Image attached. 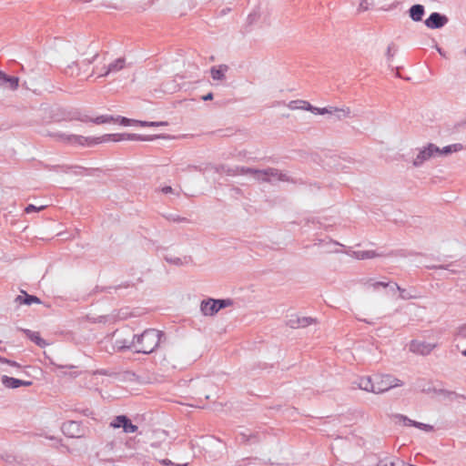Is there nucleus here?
<instances>
[{
    "instance_id": "1",
    "label": "nucleus",
    "mask_w": 466,
    "mask_h": 466,
    "mask_svg": "<svg viewBox=\"0 0 466 466\" xmlns=\"http://www.w3.org/2000/svg\"><path fill=\"white\" fill-rule=\"evenodd\" d=\"M76 137L83 138L81 142H76V145L82 147H94L98 144L106 143L109 141L120 142L125 140L129 141H154L157 138H164L165 135H139L133 133H116L106 134L101 137H84L76 135Z\"/></svg>"
},
{
    "instance_id": "2",
    "label": "nucleus",
    "mask_w": 466,
    "mask_h": 466,
    "mask_svg": "<svg viewBox=\"0 0 466 466\" xmlns=\"http://www.w3.org/2000/svg\"><path fill=\"white\" fill-rule=\"evenodd\" d=\"M166 339L165 332L157 329H147L140 334L133 336V345H135V353L148 355L153 353Z\"/></svg>"
},
{
    "instance_id": "3",
    "label": "nucleus",
    "mask_w": 466,
    "mask_h": 466,
    "mask_svg": "<svg viewBox=\"0 0 466 466\" xmlns=\"http://www.w3.org/2000/svg\"><path fill=\"white\" fill-rule=\"evenodd\" d=\"M233 300L231 299H203L200 303V311L204 316H214L219 310L232 306Z\"/></svg>"
},
{
    "instance_id": "4",
    "label": "nucleus",
    "mask_w": 466,
    "mask_h": 466,
    "mask_svg": "<svg viewBox=\"0 0 466 466\" xmlns=\"http://www.w3.org/2000/svg\"><path fill=\"white\" fill-rule=\"evenodd\" d=\"M304 106L302 108L305 110L310 111L314 115H325V114H333L335 113L338 119H342L344 117H348L350 114V107H335V106H328V107H317L312 106L310 103L307 101H299Z\"/></svg>"
},
{
    "instance_id": "5",
    "label": "nucleus",
    "mask_w": 466,
    "mask_h": 466,
    "mask_svg": "<svg viewBox=\"0 0 466 466\" xmlns=\"http://www.w3.org/2000/svg\"><path fill=\"white\" fill-rule=\"evenodd\" d=\"M376 394L383 393L395 387L403 385L402 381L390 374L375 375Z\"/></svg>"
},
{
    "instance_id": "6",
    "label": "nucleus",
    "mask_w": 466,
    "mask_h": 466,
    "mask_svg": "<svg viewBox=\"0 0 466 466\" xmlns=\"http://www.w3.org/2000/svg\"><path fill=\"white\" fill-rule=\"evenodd\" d=\"M438 152H440V147L433 143H429L426 147L419 150V153L413 159V166L415 167H421L425 161L437 157Z\"/></svg>"
},
{
    "instance_id": "7",
    "label": "nucleus",
    "mask_w": 466,
    "mask_h": 466,
    "mask_svg": "<svg viewBox=\"0 0 466 466\" xmlns=\"http://www.w3.org/2000/svg\"><path fill=\"white\" fill-rule=\"evenodd\" d=\"M270 177H274L279 181L283 182H294L293 178H291L289 176L274 167L261 169L260 177H258V180L263 182H270Z\"/></svg>"
},
{
    "instance_id": "8",
    "label": "nucleus",
    "mask_w": 466,
    "mask_h": 466,
    "mask_svg": "<svg viewBox=\"0 0 466 466\" xmlns=\"http://www.w3.org/2000/svg\"><path fill=\"white\" fill-rule=\"evenodd\" d=\"M110 427L114 429L121 428L125 433H134L138 429L127 415L116 416L110 422Z\"/></svg>"
},
{
    "instance_id": "9",
    "label": "nucleus",
    "mask_w": 466,
    "mask_h": 466,
    "mask_svg": "<svg viewBox=\"0 0 466 466\" xmlns=\"http://www.w3.org/2000/svg\"><path fill=\"white\" fill-rule=\"evenodd\" d=\"M449 22L446 15L440 12H432L425 20L424 25L429 29H441L444 27Z\"/></svg>"
},
{
    "instance_id": "10",
    "label": "nucleus",
    "mask_w": 466,
    "mask_h": 466,
    "mask_svg": "<svg viewBox=\"0 0 466 466\" xmlns=\"http://www.w3.org/2000/svg\"><path fill=\"white\" fill-rule=\"evenodd\" d=\"M63 433L69 438H80L84 435V429L80 421L69 420L62 424Z\"/></svg>"
},
{
    "instance_id": "11",
    "label": "nucleus",
    "mask_w": 466,
    "mask_h": 466,
    "mask_svg": "<svg viewBox=\"0 0 466 466\" xmlns=\"http://www.w3.org/2000/svg\"><path fill=\"white\" fill-rule=\"evenodd\" d=\"M435 347V344L419 339H412L410 343V350L421 356L429 355Z\"/></svg>"
},
{
    "instance_id": "12",
    "label": "nucleus",
    "mask_w": 466,
    "mask_h": 466,
    "mask_svg": "<svg viewBox=\"0 0 466 466\" xmlns=\"http://www.w3.org/2000/svg\"><path fill=\"white\" fill-rule=\"evenodd\" d=\"M1 382L7 389H17L22 386L29 387L33 385V381L31 380H23L7 375H3L1 377Z\"/></svg>"
},
{
    "instance_id": "13",
    "label": "nucleus",
    "mask_w": 466,
    "mask_h": 466,
    "mask_svg": "<svg viewBox=\"0 0 466 466\" xmlns=\"http://www.w3.org/2000/svg\"><path fill=\"white\" fill-rule=\"evenodd\" d=\"M48 135L57 141L70 145H76V142H81L84 140L83 138L76 137V135L66 134L64 132L48 133Z\"/></svg>"
},
{
    "instance_id": "14",
    "label": "nucleus",
    "mask_w": 466,
    "mask_h": 466,
    "mask_svg": "<svg viewBox=\"0 0 466 466\" xmlns=\"http://www.w3.org/2000/svg\"><path fill=\"white\" fill-rule=\"evenodd\" d=\"M351 257H353L356 259L364 260L374 258L386 257V253L384 251L377 250H356L352 251Z\"/></svg>"
},
{
    "instance_id": "15",
    "label": "nucleus",
    "mask_w": 466,
    "mask_h": 466,
    "mask_svg": "<svg viewBox=\"0 0 466 466\" xmlns=\"http://www.w3.org/2000/svg\"><path fill=\"white\" fill-rule=\"evenodd\" d=\"M375 376L372 378L370 376L360 377L355 381V384L360 389L368 392H373L376 394L375 390Z\"/></svg>"
},
{
    "instance_id": "16",
    "label": "nucleus",
    "mask_w": 466,
    "mask_h": 466,
    "mask_svg": "<svg viewBox=\"0 0 466 466\" xmlns=\"http://www.w3.org/2000/svg\"><path fill=\"white\" fill-rule=\"evenodd\" d=\"M15 302L18 304H25L30 306L34 303L41 304L42 300L35 295L28 294L26 291L22 290L20 295H17L15 299Z\"/></svg>"
},
{
    "instance_id": "17",
    "label": "nucleus",
    "mask_w": 466,
    "mask_h": 466,
    "mask_svg": "<svg viewBox=\"0 0 466 466\" xmlns=\"http://www.w3.org/2000/svg\"><path fill=\"white\" fill-rule=\"evenodd\" d=\"M238 440L241 443L254 444L260 441V435L258 432H251L249 430H245L239 432Z\"/></svg>"
},
{
    "instance_id": "18",
    "label": "nucleus",
    "mask_w": 466,
    "mask_h": 466,
    "mask_svg": "<svg viewBox=\"0 0 466 466\" xmlns=\"http://www.w3.org/2000/svg\"><path fill=\"white\" fill-rule=\"evenodd\" d=\"M126 59L119 57L111 62L106 67L104 73L99 75V77L107 76L111 73H116L125 67Z\"/></svg>"
},
{
    "instance_id": "19",
    "label": "nucleus",
    "mask_w": 466,
    "mask_h": 466,
    "mask_svg": "<svg viewBox=\"0 0 466 466\" xmlns=\"http://www.w3.org/2000/svg\"><path fill=\"white\" fill-rule=\"evenodd\" d=\"M314 321L315 319L310 317H296L289 319L288 326L291 329L306 328L312 324Z\"/></svg>"
},
{
    "instance_id": "20",
    "label": "nucleus",
    "mask_w": 466,
    "mask_h": 466,
    "mask_svg": "<svg viewBox=\"0 0 466 466\" xmlns=\"http://www.w3.org/2000/svg\"><path fill=\"white\" fill-rule=\"evenodd\" d=\"M408 14H409L410 18L413 22H420V21H422V18L425 15V7H424V5H422L420 4L412 5L409 8Z\"/></svg>"
},
{
    "instance_id": "21",
    "label": "nucleus",
    "mask_w": 466,
    "mask_h": 466,
    "mask_svg": "<svg viewBox=\"0 0 466 466\" xmlns=\"http://www.w3.org/2000/svg\"><path fill=\"white\" fill-rule=\"evenodd\" d=\"M23 332L26 335V337L31 341L35 343V345H37L38 347L45 348L47 345V342L43 338H41V336H40V334L38 332L32 331L30 329H23Z\"/></svg>"
},
{
    "instance_id": "22",
    "label": "nucleus",
    "mask_w": 466,
    "mask_h": 466,
    "mask_svg": "<svg viewBox=\"0 0 466 466\" xmlns=\"http://www.w3.org/2000/svg\"><path fill=\"white\" fill-rule=\"evenodd\" d=\"M393 282H390L387 279V278H383V280L376 281L373 279H368L365 282V285L373 289V290H377L380 288H390Z\"/></svg>"
},
{
    "instance_id": "23",
    "label": "nucleus",
    "mask_w": 466,
    "mask_h": 466,
    "mask_svg": "<svg viewBox=\"0 0 466 466\" xmlns=\"http://www.w3.org/2000/svg\"><path fill=\"white\" fill-rule=\"evenodd\" d=\"M6 85H8L11 90H16L19 86V77L15 76H8L5 73V77H3L0 86H5Z\"/></svg>"
},
{
    "instance_id": "24",
    "label": "nucleus",
    "mask_w": 466,
    "mask_h": 466,
    "mask_svg": "<svg viewBox=\"0 0 466 466\" xmlns=\"http://www.w3.org/2000/svg\"><path fill=\"white\" fill-rule=\"evenodd\" d=\"M228 69V67L226 65H220L218 67L212 66L210 69L211 77L214 80H223Z\"/></svg>"
},
{
    "instance_id": "25",
    "label": "nucleus",
    "mask_w": 466,
    "mask_h": 466,
    "mask_svg": "<svg viewBox=\"0 0 466 466\" xmlns=\"http://www.w3.org/2000/svg\"><path fill=\"white\" fill-rule=\"evenodd\" d=\"M164 259L171 264V265H175V266H182L184 264H188L190 262H192V257L191 256H185L183 258H178V257H171V256H165L164 257Z\"/></svg>"
},
{
    "instance_id": "26",
    "label": "nucleus",
    "mask_w": 466,
    "mask_h": 466,
    "mask_svg": "<svg viewBox=\"0 0 466 466\" xmlns=\"http://www.w3.org/2000/svg\"><path fill=\"white\" fill-rule=\"evenodd\" d=\"M456 262H450L446 264H439V265H427L426 268L428 269H443L447 270L451 274H456L459 272L458 269L455 268Z\"/></svg>"
},
{
    "instance_id": "27",
    "label": "nucleus",
    "mask_w": 466,
    "mask_h": 466,
    "mask_svg": "<svg viewBox=\"0 0 466 466\" xmlns=\"http://www.w3.org/2000/svg\"><path fill=\"white\" fill-rule=\"evenodd\" d=\"M463 148L462 145L460 143L451 144L440 148V152H438L437 156H448L453 152H458Z\"/></svg>"
},
{
    "instance_id": "28",
    "label": "nucleus",
    "mask_w": 466,
    "mask_h": 466,
    "mask_svg": "<svg viewBox=\"0 0 466 466\" xmlns=\"http://www.w3.org/2000/svg\"><path fill=\"white\" fill-rule=\"evenodd\" d=\"M82 121H90L94 124H96V125H101V124H106V123H111V122H114L115 121V118L113 116H109V115H101V116H98L95 118H81Z\"/></svg>"
},
{
    "instance_id": "29",
    "label": "nucleus",
    "mask_w": 466,
    "mask_h": 466,
    "mask_svg": "<svg viewBox=\"0 0 466 466\" xmlns=\"http://www.w3.org/2000/svg\"><path fill=\"white\" fill-rule=\"evenodd\" d=\"M390 290L392 292L399 291L400 292V298L401 299H410L415 298V296L411 295L407 289H402L400 286H399L396 282H393L390 286Z\"/></svg>"
},
{
    "instance_id": "30",
    "label": "nucleus",
    "mask_w": 466,
    "mask_h": 466,
    "mask_svg": "<svg viewBox=\"0 0 466 466\" xmlns=\"http://www.w3.org/2000/svg\"><path fill=\"white\" fill-rule=\"evenodd\" d=\"M116 346L118 351L133 350L135 352V345H133V339L128 341L127 339H116Z\"/></svg>"
},
{
    "instance_id": "31",
    "label": "nucleus",
    "mask_w": 466,
    "mask_h": 466,
    "mask_svg": "<svg viewBox=\"0 0 466 466\" xmlns=\"http://www.w3.org/2000/svg\"><path fill=\"white\" fill-rule=\"evenodd\" d=\"M69 172L73 173L75 176H90L94 171V169L81 166H69Z\"/></svg>"
},
{
    "instance_id": "32",
    "label": "nucleus",
    "mask_w": 466,
    "mask_h": 466,
    "mask_svg": "<svg viewBox=\"0 0 466 466\" xmlns=\"http://www.w3.org/2000/svg\"><path fill=\"white\" fill-rule=\"evenodd\" d=\"M433 391L436 394L441 395L444 398H447V399H449L451 400L461 397V395H459L455 391L448 390H445V389H434Z\"/></svg>"
},
{
    "instance_id": "33",
    "label": "nucleus",
    "mask_w": 466,
    "mask_h": 466,
    "mask_svg": "<svg viewBox=\"0 0 466 466\" xmlns=\"http://www.w3.org/2000/svg\"><path fill=\"white\" fill-rule=\"evenodd\" d=\"M261 169L248 167H238V175H254L258 179L260 177Z\"/></svg>"
},
{
    "instance_id": "34",
    "label": "nucleus",
    "mask_w": 466,
    "mask_h": 466,
    "mask_svg": "<svg viewBox=\"0 0 466 466\" xmlns=\"http://www.w3.org/2000/svg\"><path fill=\"white\" fill-rule=\"evenodd\" d=\"M136 125H138L140 127H163V126H167V122L166 121H144V120H138V121H136Z\"/></svg>"
},
{
    "instance_id": "35",
    "label": "nucleus",
    "mask_w": 466,
    "mask_h": 466,
    "mask_svg": "<svg viewBox=\"0 0 466 466\" xmlns=\"http://www.w3.org/2000/svg\"><path fill=\"white\" fill-rule=\"evenodd\" d=\"M165 218L168 221L175 222V223H186L188 222V219L185 217H180L177 214H167L164 215Z\"/></svg>"
},
{
    "instance_id": "36",
    "label": "nucleus",
    "mask_w": 466,
    "mask_h": 466,
    "mask_svg": "<svg viewBox=\"0 0 466 466\" xmlns=\"http://www.w3.org/2000/svg\"><path fill=\"white\" fill-rule=\"evenodd\" d=\"M116 122H117L119 125L121 126H124V127H128V126H131L133 124H136V121L135 119H131V118H128V117H126V116H118L116 119H115Z\"/></svg>"
},
{
    "instance_id": "37",
    "label": "nucleus",
    "mask_w": 466,
    "mask_h": 466,
    "mask_svg": "<svg viewBox=\"0 0 466 466\" xmlns=\"http://www.w3.org/2000/svg\"><path fill=\"white\" fill-rule=\"evenodd\" d=\"M49 170L54 172L69 173V165H54L48 167Z\"/></svg>"
},
{
    "instance_id": "38",
    "label": "nucleus",
    "mask_w": 466,
    "mask_h": 466,
    "mask_svg": "<svg viewBox=\"0 0 466 466\" xmlns=\"http://www.w3.org/2000/svg\"><path fill=\"white\" fill-rule=\"evenodd\" d=\"M413 427L417 428V429H420V430H422L426 432H430V431H433V426L431 425V424H427V423H423V422H420V421H416V423H413Z\"/></svg>"
},
{
    "instance_id": "39",
    "label": "nucleus",
    "mask_w": 466,
    "mask_h": 466,
    "mask_svg": "<svg viewBox=\"0 0 466 466\" xmlns=\"http://www.w3.org/2000/svg\"><path fill=\"white\" fill-rule=\"evenodd\" d=\"M222 170L228 175V176H238V166L236 167H225L222 166Z\"/></svg>"
},
{
    "instance_id": "40",
    "label": "nucleus",
    "mask_w": 466,
    "mask_h": 466,
    "mask_svg": "<svg viewBox=\"0 0 466 466\" xmlns=\"http://www.w3.org/2000/svg\"><path fill=\"white\" fill-rule=\"evenodd\" d=\"M396 418L401 420L405 426L413 427V423H416V420H413L402 414H397Z\"/></svg>"
},
{
    "instance_id": "41",
    "label": "nucleus",
    "mask_w": 466,
    "mask_h": 466,
    "mask_svg": "<svg viewBox=\"0 0 466 466\" xmlns=\"http://www.w3.org/2000/svg\"><path fill=\"white\" fill-rule=\"evenodd\" d=\"M44 208H46V206H40V207H36L33 204H29L25 207V212L29 214V213H32V212H37V211H41L43 210Z\"/></svg>"
},
{
    "instance_id": "42",
    "label": "nucleus",
    "mask_w": 466,
    "mask_h": 466,
    "mask_svg": "<svg viewBox=\"0 0 466 466\" xmlns=\"http://www.w3.org/2000/svg\"><path fill=\"white\" fill-rule=\"evenodd\" d=\"M0 362L3 364H8L15 368H21V365L18 362H16L15 360H12L6 359L2 356H0Z\"/></svg>"
},
{
    "instance_id": "43",
    "label": "nucleus",
    "mask_w": 466,
    "mask_h": 466,
    "mask_svg": "<svg viewBox=\"0 0 466 466\" xmlns=\"http://www.w3.org/2000/svg\"><path fill=\"white\" fill-rule=\"evenodd\" d=\"M130 286H131V284L129 282H125V283H122V284L115 286V287L106 288V289L107 290V292L111 293L110 289H114L116 290H118V289H127Z\"/></svg>"
},
{
    "instance_id": "44",
    "label": "nucleus",
    "mask_w": 466,
    "mask_h": 466,
    "mask_svg": "<svg viewBox=\"0 0 466 466\" xmlns=\"http://www.w3.org/2000/svg\"><path fill=\"white\" fill-rule=\"evenodd\" d=\"M393 256H400V257H406L405 250L400 249L396 251H390L389 253H386V257H393Z\"/></svg>"
},
{
    "instance_id": "45",
    "label": "nucleus",
    "mask_w": 466,
    "mask_h": 466,
    "mask_svg": "<svg viewBox=\"0 0 466 466\" xmlns=\"http://www.w3.org/2000/svg\"><path fill=\"white\" fill-rule=\"evenodd\" d=\"M369 9V3L367 0H360L358 11H366Z\"/></svg>"
},
{
    "instance_id": "46",
    "label": "nucleus",
    "mask_w": 466,
    "mask_h": 466,
    "mask_svg": "<svg viewBox=\"0 0 466 466\" xmlns=\"http://www.w3.org/2000/svg\"><path fill=\"white\" fill-rule=\"evenodd\" d=\"M394 46V44H390L388 48H387V52H386V56H387V59L388 61H390L391 58L393 57L394 56V53L391 52L392 50V47Z\"/></svg>"
},
{
    "instance_id": "47",
    "label": "nucleus",
    "mask_w": 466,
    "mask_h": 466,
    "mask_svg": "<svg viewBox=\"0 0 466 466\" xmlns=\"http://www.w3.org/2000/svg\"><path fill=\"white\" fill-rule=\"evenodd\" d=\"M161 192L164 194L174 193V189L170 186H165L161 188Z\"/></svg>"
},
{
    "instance_id": "48",
    "label": "nucleus",
    "mask_w": 466,
    "mask_h": 466,
    "mask_svg": "<svg viewBox=\"0 0 466 466\" xmlns=\"http://www.w3.org/2000/svg\"><path fill=\"white\" fill-rule=\"evenodd\" d=\"M213 98H214V95H213V93H212V92H209V93H208V94L204 95V96L201 97V99H202L203 101H209V100H212Z\"/></svg>"
},
{
    "instance_id": "49",
    "label": "nucleus",
    "mask_w": 466,
    "mask_h": 466,
    "mask_svg": "<svg viewBox=\"0 0 466 466\" xmlns=\"http://www.w3.org/2000/svg\"><path fill=\"white\" fill-rule=\"evenodd\" d=\"M459 334L462 338H466V324L460 327Z\"/></svg>"
},
{
    "instance_id": "50",
    "label": "nucleus",
    "mask_w": 466,
    "mask_h": 466,
    "mask_svg": "<svg viewBox=\"0 0 466 466\" xmlns=\"http://www.w3.org/2000/svg\"><path fill=\"white\" fill-rule=\"evenodd\" d=\"M163 465H166V466H173L175 465V462L171 461L170 460L168 459H164L160 461Z\"/></svg>"
},
{
    "instance_id": "51",
    "label": "nucleus",
    "mask_w": 466,
    "mask_h": 466,
    "mask_svg": "<svg viewBox=\"0 0 466 466\" xmlns=\"http://www.w3.org/2000/svg\"><path fill=\"white\" fill-rule=\"evenodd\" d=\"M97 56H98V53L96 52L91 59H86L84 62H86V65H90V64H92L97 58Z\"/></svg>"
},
{
    "instance_id": "52",
    "label": "nucleus",
    "mask_w": 466,
    "mask_h": 466,
    "mask_svg": "<svg viewBox=\"0 0 466 466\" xmlns=\"http://www.w3.org/2000/svg\"><path fill=\"white\" fill-rule=\"evenodd\" d=\"M257 18V15L256 14H249L248 16V21L249 24H252L255 22Z\"/></svg>"
},
{
    "instance_id": "53",
    "label": "nucleus",
    "mask_w": 466,
    "mask_h": 466,
    "mask_svg": "<svg viewBox=\"0 0 466 466\" xmlns=\"http://www.w3.org/2000/svg\"><path fill=\"white\" fill-rule=\"evenodd\" d=\"M82 413H83L85 416L88 417L89 415H91V414H92V411H91L89 409H85V410H82Z\"/></svg>"
},
{
    "instance_id": "54",
    "label": "nucleus",
    "mask_w": 466,
    "mask_h": 466,
    "mask_svg": "<svg viewBox=\"0 0 466 466\" xmlns=\"http://www.w3.org/2000/svg\"><path fill=\"white\" fill-rule=\"evenodd\" d=\"M398 464H399L398 466H416V465H414V464H408V463H406V462H405V461H398Z\"/></svg>"
},
{
    "instance_id": "55",
    "label": "nucleus",
    "mask_w": 466,
    "mask_h": 466,
    "mask_svg": "<svg viewBox=\"0 0 466 466\" xmlns=\"http://www.w3.org/2000/svg\"><path fill=\"white\" fill-rule=\"evenodd\" d=\"M96 372L100 375H109V372L106 370H99Z\"/></svg>"
},
{
    "instance_id": "56",
    "label": "nucleus",
    "mask_w": 466,
    "mask_h": 466,
    "mask_svg": "<svg viewBox=\"0 0 466 466\" xmlns=\"http://www.w3.org/2000/svg\"><path fill=\"white\" fill-rule=\"evenodd\" d=\"M436 49L438 51V53L442 56H445V53L444 51L442 50V48H441L440 46H436Z\"/></svg>"
},
{
    "instance_id": "57",
    "label": "nucleus",
    "mask_w": 466,
    "mask_h": 466,
    "mask_svg": "<svg viewBox=\"0 0 466 466\" xmlns=\"http://www.w3.org/2000/svg\"><path fill=\"white\" fill-rule=\"evenodd\" d=\"M466 126V120L461 121L455 125L456 127H461Z\"/></svg>"
},
{
    "instance_id": "58",
    "label": "nucleus",
    "mask_w": 466,
    "mask_h": 466,
    "mask_svg": "<svg viewBox=\"0 0 466 466\" xmlns=\"http://www.w3.org/2000/svg\"><path fill=\"white\" fill-rule=\"evenodd\" d=\"M360 321H362L364 323H367V324H374V322L370 321V320H368L367 319H358Z\"/></svg>"
},
{
    "instance_id": "59",
    "label": "nucleus",
    "mask_w": 466,
    "mask_h": 466,
    "mask_svg": "<svg viewBox=\"0 0 466 466\" xmlns=\"http://www.w3.org/2000/svg\"><path fill=\"white\" fill-rule=\"evenodd\" d=\"M398 462L390 461L389 466H398Z\"/></svg>"
},
{
    "instance_id": "60",
    "label": "nucleus",
    "mask_w": 466,
    "mask_h": 466,
    "mask_svg": "<svg viewBox=\"0 0 466 466\" xmlns=\"http://www.w3.org/2000/svg\"><path fill=\"white\" fill-rule=\"evenodd\" d=\"M173 466H187V463H183V464H177V463H175V465H173Z\"/></svg>"
},
{
    "instance_id": "61",
    "label": "nucleus",
    "mask_w": 466,
    "mask_h": 466,
    "mask_svg": "<svg viewBox=\"0 0 466 466\" xmlns=\"http://www.w3.org/2000/svg\"><path fill=\"white\" fill-rule=\"evenodd\" d=\"M461 355L466 357V349L461 351Z\"/></svg>"
},
{
    "instance_id": "62",
    "label": "nucleus",
    "mask_w": 466,
    "mask_h": 466,
    "mask_svg": "<svg viewBox=\"0 0 466 466\" xmlns=\"http://www.w3.org/2000/svg\"><path fill=\"white\" fill-rule=\"evenodd\" d=\"M436 259L439 260V261H443L444 260V259H442V258H441L439 257Z\"/></svg>"
}]
</instances>
